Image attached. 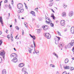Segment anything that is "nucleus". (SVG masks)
<instances>
[{
	"label": "nucleus",
	"instance_id": "nucleus-1",
	"mask_svg": "<svg viewBox=\"0 0 74 74\" xmlns=\"http://www.w3.org/2000/svg\"><path fill=\"white\" fill-rule=\"evenodd\" d=\"M29 35L30 36V37H32V38H33V40H36V37H35L34 36H32V35L29 34ZM33 44L34 45V51L35 53H36V54H37V53H39V51H36V50L35 49V47H36V45H35V42H34V41L33 40Z\"/></svg>",
	"mask_w": 74,
	"mask_h": 74
},
{
	"label": "nucleus",
	"instance_id": "nucleus-2",
	"mask_svg": "<svg viewBox=\"0 0 74 74\" xmlns=\"http://www.w3.org/2000/svg\"><path fill=\"white\" fill-rule=\"evenodd\" d=\"M45 18L46 20L45 23H46L48 24V23H52V21L50 19V18L47 17H45Z\"/></svg>",
	"mask_w": 74,
	"mask_h": 74
},
{
	"label": "nucleus",
	"instance_id": "nucleus-3",
	"mask_svg": "<svg viewBox=\"0 0 74 74\" xmlns=\"http://www.w3.org/2000/svg\"><path fill=\"white\" fill-rule=\"evenodd\" d=\"M0 56L1 57H2L3 59L4 58V56H5V52H4V51L2 50L0 52Z\"/></svg>",
	"mask_w": 74,
	"mask_h": 74
},
{
	"label": "nucleus",
	"instance_id": "nucleus-4",
	"mask_svg": "<svg viewBox=\"0 0 74 74\" xmlns=\"http://www.w3.org/2000/svg\"><path fill=\"white\" fill-rule=\"evenodd\" d=\"M57 37V38H56L55 39V43L56 44H59V42H58V41L60 40V37H58V36H56Z\"/></svg>",
	"mask_w": 74,
	"mask_h": 74
},
{
	"label": "nucleus",
	"instance_id": "nucleus-5",
	"mask_svg": "<svg viewBox=\"0 0 74 74\" xmlns=\"http://www.w3.org/2000/svg\"><path fill=\"white\" fill-rule=\"evenodd\" d=\"M45 36L47 39H50L51 38V35H50L48 33H46Z\"/></svg>",
	"mask_w": 74,
	"mask_h": 74
},
{
	"label": "nucleus",
	"instance_id": "nucleus-6",
	"mask_svg": "<svg viewBox=\"0 0 74 74\" xmlns=\"http://www.w3.org/2000/svg\"><path fill=\"white\" fill-rule=\"evenodd\" d=\"M42 28H43V29L44 30H45L46 31L48 28V27L47 25H43L42 26Z\"/></svg>",
	"mask_w": 74,
	"mask_h": 74
},
{
	"label": "nucleus",
	"instance_id": "nucleus-7",
	"mask_svg": "<svg viewBox=\"0 0 74 74\" xmlns=\"http://www.w3.org/2000/svg\"><path fill=\"white\" fill-rule=\"evenodd\" d=\"M18 9H20L23 7V5L21 3H19L18 5Z\"/></svg>",
	"mask_w": 74,
	"mask_h": 74
},
{
	"label": "nucleus",
	"instance_id": "nucleus-8",
	"mask_svg": "<svg viewBox=\"0 0 74 74\" xmlns=\"http://www.w3.org/2000/svg\"><path fill=\"white\" fill-rule=\"evenodd\" d=\"M60 24L61 26H64L65 25V21L64 20H61L60 22Z\"/></svg>",
	"mask_w": 74,
	"mask_h": 74
},
{
	"label": "nucleus",
	"instance_id": "nucleus-9",
	"mask_svg": "<svg viewBox=\"0 0 74 74\" xmlns=\"http://www.w3.org/2000/svg\"><path fill=\"white\" fill-rule=\"evenodd\" d=\"M73 15H74V12L72 11H70L69 14V15L70 17H71L73 16Z\"/></svg>",
	"mask_w": 74,
	"mask_h": 74
},
{
	"label": "nucleus",
	"instance_id": "nucleus-10",
	"mask_svg": "<svg viewBox=\"0 0 74 74\" xmlns=\"http://www.w3.org/2000/svg\"><path fill=\"white\" fill-rule=\"evenodd\" d=\"M12 62H14V63H16L18 61V59L14 57V59L12 60Z\"/></svg>",
	"mask_w": 74,
	"mask_h": 74
},
{
	"label": "nucleus",
	"instance_id": "nucleus-11",
	"mask_svg": "<svg viewBox=\"0 0 74 74\" xmlns=\"http://www.w3.org/2000/svg\"><path fill=\"white\" fill-rule=\"evenodd\" d=\"M15 56V57H17L18 56V55L16 54V53H12L10 55V57L11 58H12V57H14V56Z\"/></svg>",
	"mask_w": 74,
	"mask_h": 74
},
{
	"label": "nucleus",
	"instance_id": "nucleus-12",
	"mask_svg": "<svg viewBox=\"0 0 74 74\" xmlns=\"http://www.w3.org/2000/svg\"><path fill=\"white\" fill-rule=\"evenodd\" d=\"M26 70H27V68L25 67L23 68L22 69V71L23 73L26 72Z\"/></svg>",
	"mask_w": 74,
	"mask_h": 74
},
{
	"label": "nucleus",
	"instance_id": "nucleus-13",
	"mask_svg": "<svg viewBox=\"0 0 74 74\" xmlns=\"http://www.w3.org/2000/svg\"><path fill=\"white\" fill-rule=\"evenodd\" d=\"M18 66L20 67H22L25 66V64H23V63H21L19 64Z\"/></svg>",
	"mask_w": 74,
	"mask_h": 74
},
{
	"label": "nucleus",
	"instance_id": "nucleus-14",
	"mask_svg": "<svg viewBox=\"0 0 74 74\" xmlns=\"http://www.w3.org/2000/svg\"><path fill=\"white\" fill-rule=\"evenodd\" d=\"M71 32L72 34H73L74 33V27H71Z\"/></svg>",
	"mask_w": 74,
	"mask_h": 74
},
{
	"label": "nucleus",
	"instance_id": "nucleus-15",
	"mask_svg": "<svg viewBox=\"0 0 74 74\" xmlns=\"http://www.w3.org/2000/svg\"><path fill=\"white\" fill-rule=\"evenodd\" d=\"M74 40H71V42L70 43V44L71 47L74 45Z\"/></svg>",
	"mask_w": 74,
	"mask_h": 74
},
{
	"label": "nucleus",
	"instance_id": "nucleus-16",
	"mask_svg": "<svg viewBox=\"0 0 74 74\" xmlns=\"http://www.w3.org/2000/svg\"><path fill=\"white\" fill-rule=\"evenodd\" d=\"M62 16L63 17H66V13L65 12H63L62 14Z\"/></svg>",
	"mask_w": 74,
	"mask_h": 74
},
{
	"label": "nucleus",
	"instance_id": "nucleus-17",
	"mask_svg": "<svg viewBox=\"0 0 74 74\" xmlns=\"http://www.w3.org/2000/svg\"><path fill=\"white\" fill-rule=\"evenodd\" d=\"M0 22H1V25H3V19L2 18V17H0Z\"/></svg>",
	"mask_w": 74,
	"mask_h": 74
},
{
	"label": "nucleus",
	"instance_id": "nucleus-18",
	"mask_svg": "<svg viewBox=\"0 0 74 74\" xmlns=\"http://www.w3.org/2000/svg\"><path fill=\"white\" fill-rule=\"evenodd\" d=\"M2 74H6V70L3 69L2 71Z\"/></svg>",
	"mask_w": 74,
	"mask_h": 74
},
{
	"label": "nucleus",
	"instance_id": "nucleus-19",
	"mask_svg": "<svg viewBox=\"0 0 74 74\" xmlns=\"http://www.w3.org/2000/svg\"><path fill=\"white\" fill-rule=\"evenodd\" d=\"M64 69H69L70 67L69 66H66L64 67Z\"/></svg>",
	"mask_w": 74,
	"mask_h": 74
},
{
	"label": "nucleus",
	"instance_id": "nucleus-20",
	"mask_svg": "<svg viewBox=\"0 0 74 74\" xmlns=\"http://www.w3.org/2000/svg\"><path fill=\"white\" fill-rule=\"evenodd\" d=\"M38 30V31L37 32L38 34H39V33H40L41 31V29H37Z\"/></svg>",
	"mask_w": 74,
	"mask_h": 74
},
{
	"label": "nucleus",
	"instance_id": "nucleus-21",
	"mask_svg": "<svg viewBox=\"0 0 74 74\" xmlns=\"http://www.w3.org/2000/svg\"><path fill=\"white\" fill-rule=\"evenodd\" d=\"M59 46L60 47H62L63 46V43L60 42L59 45Z\"/></svg>",
	"mask_w": 74,
	"mask_h": 74
},
{
	"label": "nucleus",
	"instance_id": "nucleus-22",
	"mask_svg": "<svg viewBox=\"0 0 74 74\" xmlns=\"http://www.w3.org/2000/svg\"><path fill=\"white\" fill-rule=\"evenodd\" d=\"M64 62L65 63H67L69 62V60L67 58H66L65 59Z\"/></svg>",
	"mask_w": 74,
	"mask_h": 74
},
{
	"label": "nucleus",
	"instance_id": "nucleus-23",
	"mask_svg": "<svg viewBox=\"0 0 74 74\" xmlns=\"http://www.w3.org/2000/svg\"><path fill=\"white\" fill-rule=\"evenodd\" d=\"M53 55H54V56H56L57 59H58V56L57 54H56V53H53Z\"/></svg>",
	"mask_w": 74,
	"mask_h": 74
},
{
	"label": "nucleus",
	"instance_id": "nucleus-24",
	"mask_svg": "<svg viewBox=\"0 0 74 74\" xmlns=\"http://www.w3.org/2000/svg\"><path fill=\"white\" fill-rule=\"evenodd\" d=\"M32 49L30 48H28V51H29V53H32Z\"/></svg>",
	"mask_w": 74,
	"mask_h": 74
},
{
	"label": "nucleus",
	"instance_id": "nucleus-25",
	"mask_svg": "<svg viewBox=\"0 0 74 74\" xmlns=\"http://www.w3.org/2000/svg\"><path fill=\"white\" fill-rule=\"evenodd\" d=\"M72 46H71L70 43H69L67 45V47H68L69 48H70Z\"/></svg>",
	"mask_w": 74,
	"mask_h": 74
},
{
	"label": "nucleus",
	"instance_id": "nucleus-26",
	"mask_svg": "<svg viewBox=\"0 0 74 74\" xmlns=\"http://www.w3.org/2000/svg\"><path fill=\"white\" fill-rule=\"evenodd\" d=\"M31 14H32L33 15H34V16H35V13L34 12H33V11H32L31 12Z\"/></svg>",
	"mask_w": 74,
	"mask_h": 74
},
{
	"label": "nucleus",
	"instance_id": "nucleus-27",
	"mask_svg": "<svg viewBox=\"0 0 74 74\" xmlns=\"http://www.w3.org/2000/svg\"><path fill=\"white\" fill-rule=\"evenodd\" d=\"M24 24L25 25V27H27V25H27V23L26 22H24Z\"/></svg>",
	"mask_w": 74,
	"mask_h": 74
},
{
	"label": "nucleus",
	"instance_id": "nucleus-28",
	"mask_svg": "<svg viewBox=\"0 0 74 74\" xmlns=\"http://www.w3.org/2000/svg\"><path fill=\"white\" fill-rule=\"evenodd\" d=\"M15 28L16 30H19V28L17 26L15 27Z\"/></svg>",
	"mask_w": 74,
	"mask_h": 74
},
{
	"label": "nucleus",
	"instance_id": "nucleus-29",
	"mask_svg": "<svg viewBox=\"0 0 74 74\" xmlns=\"http://www.w3.org/2000/svg\"><path fill=\"white\" fill-rule=\"evenodd\" d=\"M49 7H51L53 5V3H51L49 4Z\"/></svg>",
	"mask_w": 74,
	"mask_h": 74
},
{
	"label": "nucleus",
	"instance_id": "nucleus-30",
	"mask_svg": "<svg viewBox=\"0 0 74 74\" xmlns=\"http://www.w3.org/2000/svg\"><path fill=\"white\" fill-rule=\"evenodd\" d=\"M50 25L51 27H53V26H54V24L53 23H51Z\"/></svg>",
	"mask_w": 74,
	"mask_h": 74
},
{
	"label": "nucleus",
	"instance_id": "nucleus-31",
	"mask_svg": "<svg viewBox=\"0 0 74 74\" xmlns=\"http://www.w3.org/2000/svg\"><path fill=\"white\" fill-rule=\"evenodd\" d=\"M57 33H58V35H59V36H61V34L60 33V32H59L58 31H57Z\"/></svg>",
	"mask_w": 74,
	"mask_h": 74
},
{
	"label": "nucleus",
	"instance_id": "nucleus-32",
	"mask_svg": "<svg viewBox=\"0 0 74 74\" xmlns=\"http://www.w3.org/2000/svg\"><path fill=\"white\" fill-rule=\"evenodd\" d=\"M38 8H36L35 9V11H36L37 12H38Z\"/></svg>",
	"mask_w": 74,
	"mask_h": 74
},
{
	"label": "nucleus",
	"instance_id": "nucleus-33",
	"mask_svg": "<svg viewBox=\"0 0 74 74\" xmlns=\"http://www.w3.org/2000/svg\"><path fill=\"white\" fill-rule=\"evenodd\" d=\"M2 41V40H0V45H1L3 43V41Z\"/></svg>",
	"mask_w": 74,
	"mask_h": 74
},
{
	"label": "nucleus",
	"instance_id": "nucleus-34",
	"mask_svg": "<svg viewBox=\"0 0 74 74\" xmlns=\"http://www.w3.org/2000/svg\"><path fill=\"white\" fill-rule=\"evenodd\" d=\"M50 66L51 67H55V66L53 65V64H50Z\"/></svg>",
	"mask_w": 74,
	"mask_h": 74
},
{
	"label": "nucleus",
	"instance_id": "nucleus-35",
	"mask_svg": "<svg viewBox=\"0 0 74 74\" xmlns=\"http://www.w3.org/2000/svg\"><path fill=\"white\" fill-rule=\"evenodd\" d=\"M63 7H64V8H66L67 7V5L64 4L63 5Z\"/></svg>",
	"mask_w": 74,
	"mask_h": 74
},
{
	"label": "nucleus",
	"instance_id": "nucleus-36",
	"mask_svg": "<svg viewBox=\"0 0 74 74\" xmlns=\"http://www.w3.org/2000/svg\"><path fill=\"white\" fill-rule=\"evenodd\" d=\"M9 9L10 10H12V8L11 7V5H10L9 4Z\"/></svg>",
	"mask_w": 74,
	"mask_h": 74
},
{
	"label": "nucleus",
	"instance_id": "nucleus-37",
	"mask_svg": "<svg viewBox=\"0 0 74 74\" xmlns=\"http://www.w3.org/2000/svg\"><path fill=\"white\" fill-rule=\"evenodd\" d=\"M2 62V58L0 57V63Z\"/></svg>",
	"mask_w": 74,
	"mask_h": 74
},
{
	"label": "nucleus",
	"instance_id": "nucleus-38",
	"mask_svg": "<svg viewBox=\"0 0 74 74\" xmlns=\"http://www.w3.org/2000/svg\"><path fill=\"white\" fill-rule=\"evenodd\" d=\"M24 11V10H23V9H21V10H20L21 12H23Z\"/></svg>",
	"mask_w": 74,
	"mask_h": 74
},
{
	"label": "nucleus",
	"instance_id": "nucleus-39",
	"mask_svg": "<svg viewBox=\"0 0 74 74\" xmlns=\"http://www.w3.org/2000/svg\"><path fill=\"white\" fill-rule=\"evenodd\" d=\"M74 67H72L71 68V70H74Z\"/></svg>",
	"mask_w": 74,
	"mask_h": 74
},
{
	"label": "nucleus",
	"instance_id": "nucleus-40",
	"mask_svg": "<svg viewBox=\"0 0 74 74\" xmlns=\"http://www.w3.org/2000/svg\"><path fill=\"white\" fill-rule=\"evenodd\" d=\"M22 35L23 36V35L24 34V31L22 29Z\"/></svg>",
	"mask_w": 74,
	"mask_h": 74
},
{
	"label": "nucleus",
	"instance_id": "nucleus-41",
	"mask_svg": "<svg viewBox=\"0 0 74 74\" xmlns=\"http://www.w3.org/2000/svg\"><path fill=\"white\" fill-rule=\"evenodd\" d=\"M52 15H53V16H51V17H53V19H55V16H54L53 15V14H52Z\"/></svg>",
	"mask_w": 74,
	"mask_h": 74
},
{
	"label": "nucleus",
	"instance_id": "nucleus-42",
	"mask_svg": "<svg viewBox=\"0 0 74 74\" xmlns=\"http://www.w3.org/2000/svg\"><path fill=\"white\" fill-rule=\"evenodd\" d=\"M62 74H67V72L66 71H64L62 73Z\"/></svg>",
	"mask_w": 74,
	"mask_h": 74
},
{
	"label": "nucleus",
	"instance_id": "nucleus-43",
	"mask_svg": "<svg viewBox=\"0 0 74 74\" xmlns=\"http://www.w3.org/2000/svg\"><path fill=\"white\" fill-rule=\"evenodd\" d=\"M11 40H12V41H14V39H13V36L12 37V38H11Z\"/></svg>",
	"mask_w": 74,
	"mask_h": 74
},
{
	"label": "nucleus",
	"instance_id": "nucleus-44",
	"mask_svg": "<svg viewBox=\"0 0 74 74\" xmlns=\"http://www.w3.org/2000/svg\"><path fill=\"white\" fill-rule=\"evenodd\" d=\"M11 4L12 5H13V4H14V1L13 0H12V1Z\"/></svg>",
	"mask_w": 74,
	"mask_h": 74
},
{
	"label": "nucleus",
	"instance_id": "nucleus-45",
	"mask_svg": "<svg viewBox=\"0 0 74 74\" xmlns=\"http://www.w3.org/2000/svg\"><path fill=\"white\" fill-rule=\"evenodd\" d=\"M10 36L9 35H8V37L7 38H8V39H10Z\"/></svg>",
	"mask_w": 74,
	"mask_h": 74
},
{
	"label": "nucleus",
	"instance_id": "nucleus-46",
	"mask_svg": "<svg viewBox=\"0 0 74 74\" xmlns=\"http://www.w3.org/2000/svg\"><path fill=\"white\" fill-rule=\"evenodd\" d=\"M31 48H34V46H33V45H31Z\"/></svg>",
	"mask_w": 74,
	"mask_h": 74
},
{
	"label": "nucleus",
	"instance_id": "nucleus-47",
	"mask_svg": "<svg viewBox=\"0 0 74 74\" xmlns=\"http://www.w3.org/2000/svg\"><path fill=\"white\" fill-rule=\"evenodd\" d=\"M24 72L25 73L24 74H28V73L26 71Z\"/></svg>",
	"mask_w": 74,
	"mask_h": 74
},
{
	"label": "nucleus",
	"instance_id": "nucleus-48",
	"mask_svg": "<svg viewBox=\"0 0 74 74\" xmlns=\"http://www.w3.org/2000/svg\"><path fill=\"white\" fill-rule=\"evenodd\" d=\"M39 20L40 21H42V18H40V19H39Z\"/></svg>",
	"mask_w": 74,
	"mask_h": 74
},
{
	"label": "nucleus",
	"instance_id": "nucleus-49",
	"mask_svg": "<svg viewBox=\"0 0 74 74\" xmlns=\"http://www.w3.org/2000/svg\"><path fill=\"white\" fill-rule=\"evenodd\" d=\"M18 12L19 13H20V12H21V10H18Z\"/></svg>",
	"mask_w": 74,
	"mask_h": 74
},
{
	"label": "nucleus",
	"instance_id": "nucleus-50",
	"mask_svg": "<svg viewBox=\"0 0 74 74\" xmlns=\"http://www.w3.org/2000/svg\"><path fill=\"white\" fill-rule=\"evenodd\" d=\"M8 1L7 0H5V3H7Z\"/></svg>",
	"mask_w": 74,
	"mask_h": 74
},
{
	"label": "nucleus",
	"instance_id": "nucleus-51",
	"mask_svg": "<svg viewBox=\"0 0 74 74\" xmlns=\"http://www.w3.org/2000/svg\"><path fill=\"white\" fill-rule=\"evenodd\" d=\"M51 11L53 12V13H55V11H54V10L53 9L51 10Z\"/></svg>",
	"mask_w": 74,
	"mask_h": 74
},
{
	"label": "nucleus",
	"instance_id": "nucleus-52",
	"mask_svg": "<svg viewBox=\"0 0 74 74\" xmlns=\"http://www.w3.org/2000/svg\"><path fill=\"white\" fill-rule=\"evenodd\" d=\"M25 8L26 9H27L28 8L27 7V5L25 6Z\"/></svg>",
	"mask_w": 74,
	"mask_h": 74
},
{
	"label": "nucleus",
	"instance_id": "nucleus-53",
	"mask_svg": "<svg viewBox=\"0 0 74 74\" xmlns=\"http://www.w3.org/2000/svg\"><path fill=\"white\" fill-rule=\"evenodd\" d=\"M53 1V0H50V2H52V1Z\"/></svg>",
	"mask_w": 74,
	"mask_h": 74
},
{
	"label": "nucleus",
	"instance_id": "nucleus-54",
	"mask_svg": "<svg viewBox=\"0 0 74 74\" xmlns=\"http://www.w3.org/2000/svg\"><path fill=\"white\" fill-rule=\"evenodd\" d=\"M8 14V15H9L8 17H10V13H9Z\"/></svg>",
	"mask_w": 74,
	"mask_h": 74
},
{
	"label": "nucleus",
	"instance_id": "nucleus-55",
	"mask_svg": "<svg viewBox=\"0 0 74 74\" xmlns=\"http://www.w3.org/2000/svg\"><path fill=\"white\" fill-rule=\"evenodd\" d=\"M2 34V32H1V31H0V35H1V34Z\"/></svg>",
	"mask_w": 74,
	"mask_h": 74
},
{
	"label": "nucleus",
	"instance_id": "nucleus-56",
	"mask_svg": "<svg viewBox=\"0 0 74 74\" xmlns=\"http://www.w3.org/2000/svg\"><path fill=\"white\" fill-rule=\"evenodd\" d=\"M18 37V35L16 36L15 37V39H16L17 38V37Z\"/></svg>",
	"mask_w": 74,
	"mask_h": 74
},
{
	"label": "nucleus",
	"instance_id": "nucleus-57",
	"mask_svg": "<svg viewBox=\"0 0 74 74\" xmlns=\"http://www.w3.org/2000/svg\"><path fill=\"white\" fill-rule=\"evenodd\" d=\"M14 49L15 51H16V50L15 49V48H14Z\"/></svg>",
	"mask_w": 74,
	"mask_h": 74
},
{
	"label": "nucleus",
	"instance_id": "nucleus-58",
	"mask_svg": "<svg viewBox=\"0 0 74 74\" xmlns=\"http://www.w3.org/2000/svg\"><path fill=\"white\" fill-rule=\"evenodd\" d=\"M12 25H10V27H12Z\"/></svg>",
	"mask_w": 74,
	"mask_h": 74
},
{
	"label": "nucleus",
	"instance_id": "nucleus-59",
	"mask_svg": "<svg viewBox=\"0 0 74 74\" xmlns=\"http://www.w3.org/2000/svg\"><path fill=\"white\" fill-rule=\"evenodd\" d=\"M15 22H16V19H15Z\"/></svg>",
	"mask_w": 74,
	"mask_h": 74
},
{
	"label": "nucleus",
	"instance_id": "nucleus-60",
	"mask_svg": "<svg viewBox=\"0 0 74 74\" xmlns=\"http://www.w3.org/2000/svg\"><path fill=\"white\" fill-rule=\"evenodd\" d=\"M24 4L25 5V6H26V5H26V3H24Z\"/></svg>",
	"mask_w": 74,
	"mask_h": 74
},
{
	"label": "nucleus",
	"instance_id": "nucleus-61",
	"mask_svg": "<svg viewBox=\"0 0 74 74\" xmlns=\"http://www.w3.org/2000/svg\"><path fill=\"white\" fill-rule=\"evenodd\" d=\"M72 59H73V60H74V58L73 57L72 58Z\"/></svg>",
	"mask_w": 74,
	"mask_h": 74
},
{
	"label": "nucleus",
	"instance_id": "nucleus-62",
	"mask_svg": "<svg viewBox=\"0 0 74 74\" xmlns=\"http://www.w3.org/2000/svg\"><path fill=\"white\" fill-rule=\"evenodd\" d=\"M1 2H0V6H1Z\"/></svg>",
	"mask_w": 74,
	"mask_h": 74
},
{
	"label": "nucleus",
	"instance_id": "nucleus-63",
	"mask_svg": "<svg viewBox=\"0 0 74 74\" xmlns=\"http://www.w3.org/2000/svg\"><path fill=\"white\" fill-rule=\"evenodd\" d=\"M12 34H11V37L12 38Z\"/></svg>",
	"mask_w": 74,
	"mask_h": 74
},
{
	"label": "nucleus",
	"instance_id": "nucleus-64",
	"mask_svg": "<svg viewBox=\"0 0 74 74\" xmlns=\"http://www.w3.org/2000/svg\"><path fill=\"white\" fill-rule=\"evenodd\" d=\"M17 45H18V42H17Z\"/></svg>",
	"mask_w": 74,
	"mask_h": 74
}]
</instances>
